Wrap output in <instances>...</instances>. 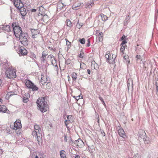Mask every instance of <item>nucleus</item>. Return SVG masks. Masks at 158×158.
Wrapping results in <instances>:
<instances>
[{
  "mask_svg": "<svg viewBox=\"0 0 158 158\" xmlns=\"http://www.w3.org/2000/svg\"><path fill=\"white\" fill-rule=\"evenodd\" d=\"M37 106L39 108L41 112L43 113L47 111L48 108L47 105V102L43 97H40L37 100Z\"/></svg>",
  "mask_w": 158,
  "mask_h": 158,
  "instance_id": "f257e3e1",
  "label": "nucleus"
},
{
  "mask_svg": "<svg viewBox=\"0 0 158 158\" xmlns=\"http://www.w3.org/2000/svg\"><path fill=\"white\" fill-rule=\"evenodd\" d=\"M2 101V99L0 98V102H1Z\"/></svg>",
  "mask_w": 158,
  "mask_h": 158,
  "instance_id": "69168bd1",
  "label": "nucleus"
},
{
  "mask_svg": "<svg viewBox=\"0 0 158 158\" xmlns=\"http://www.w3.org/2000/svg\"><path fill=\"white\" fill-rule=\"evenodd\" d=\"M3 27H2V28H3V29L7 32L11 31L10 28V26L9 25H5L3 26Z\"/></svg>",
  "mask_w": 158,
  "mask_h": 158,
  "instance_id": "b1692460",
  "label": "nucleus"
},
{
  "mask_svg": "<svg viewBox=\"0 0 158 158\" xmlns=\"http://www.w3.org/2000/svg\"><path fill=\"white\" fill-rule=\"evenodd\" d=\"M65 6H62V4L59 1L57 5V9H59L60 10H62L63 9V8Z\"/></svg>",
  "mask_w": 158,
  "mask_h": 158,
  "instance_id": "393cba45",
  "label": "nucleus"
},
{
  "mask_svg": "<svg viewBox=\"0 0 158 158\" xmlns=\"http://www.w3.org/2000/svg\"><path fill=\"white\" fill-rule=\"evenodd\" d=\"M75 158H80V157L79 155H77L75 156Z\"/></svg>",
  "mask_w": 158,
  "mask_h": 158,
  "instance_id": "864d4df0",
  "label": "nucleus"
},
{
  "mask_svg": "<svg viewBox=\"0 0 158 158\" xmlns=\"http://www.w3.org/2000/svg\"><path fill=\"white\" fill-rule=\"evenodd\" d=\"M80 96H77V98H80Z\"/></svg>",
  "mask_w": 158,
  "mask_h": 158,
  "instance_id": "774afa93",
  "label": "nucleus"
},
{
  "mask_svg": "<svg viewBox=\"0 0 158 158\" xmlns=\"http://www.w3.org/2000/svg\"><path fill=\"white\" fill-rule=\"evenodd\" d=\"M25 85L29 89H31L33 91H37L38 88L31 81L27 80L25 83Z\"/></svg>",
  "mask_w": 158,
  "mask_h": 158,
  "instance_id": "6e6552de",
  "label": "nucleus"
},
{
  "mask_svg": "<svg viewBox=\"0 0 158 158\" xmlns=\"http://www.w3.org/2000/svg\"><path fill=\"white\" fill-rule=\"evenodd\" d=\"M70 60L69 59L67 60L66 61H65L66 64H70Z\"/></svg>",
  "mask_w": 158,
  "mask_h": 158,
  "instance_id": "37998d69",
  "label": "nucleus"
},
{
  "mask_svg": "<svg viewBox=\"0 0 158 158\" xmlns=\"http://www.w3.org/2000/svg\"><path fill=\"white\" fill-rule=\"evenodd\" d=\"M156 89L158 91V80H157L156 82Z\"/></svg>",
  "mask_w": 158,
  "mask_h": 158,
  "instance_id": "49530a36",
  "label": "nucleus"
},
{
  "mask_svg": "<svg viewBox=\"0 0 158 158\" xmlns=\"http://www.w3.org/2000/svg\"><path fill=\"white\" fill-rule=\"evenodd\" d=\"M94 2L93 1H90L88 2L85 6L86 8H91L94 5Z\"/></svg>",
  "mask_w": 158,
  "mask_h": 158,
  "instance_id": "6ab92c4d",
  "label": "nucleus"
},
{
  "mask_svg": "<svg viewBox=\"0 0 158 158\" xmlns=\"http://www.w3.org/2000/svg\"><path fill=\"white\" fill-rule=\"evenodd\" d=\"M19 39L21 44L24 45H27L28 44V36L27 34L21 32L19 35Z\"/></svg>",
  "mask_w": 158,
  "mask_h": 158,
  "instance_id": "7ed1b4c3",
  "label": "nucleus"
},
{
  "mask_svg": "<svg viewBox=\"0 0 158 158\" xmlns=\"http://www.w3.org/2000/svg\"><path fill=\"white\" fill-rule=\"evenodd\" d=\"M141 56L140 55H137L135 57V59L136 61H138V60L140 59Z\"/></svg>",
  "mask_w": 158,
  "mask_h": 158,
  "instance_id": "c9c22d12",
  "label": "nucleus"
},
{
  "mask_svg": "<svg viewBox=\"0 0 158 158\" xmlns=\"http://www.w3.org/2000/svg\"><path fill=\"white\" fill-rule=\"evenodd\" d=\"M97 122H98V123H99V117L98 116V117H97Z\"/></svg>",
  "mask_w": 158,
  "mask_h": 158,
  "instance_id": "bf43d9fd",
  "label": "nucleus"
},
{
  "mask_svg": "<svg viewBox=\"0 0 158 158\" xmlns=\"http://www.w3.org/2000/svg\"><path fill=\"white\" fill-rule=\"evenodd\" d=\"M68 81H69L70 80V77L69 76H68Z\"/></svg>",
  "mask_w": 158,
  "mask_h": 158,
  "instance_id": "13d9d810",
  "label": "nucleus"
},
{
  "mask_svg": "<svg viewBox=\"0 0 158 158\" xmlns=\"http://www.w3.org/2000/svg\"><path fill=\"white\" fill-rule=\"evenodd\" d=\"M125 49V46L122 45L120 49V50L122 53H123Z\"/></svg>",
  "mask_w": 158,
  "mask_h": 158,
  "instance_id": "f704fd0d",
  "label": "nucleus"
},
{
  "mask_svg": "<svg viewBox=\"0 0 158 158\" xmlns=\"http://www.w3.org/2000/svg\"><path fill=\"white\" fill-rule=\"evenodd\" d=\"M79 56V57L82 58L84 56V54L83 53H80Z\"/></svg>",
  "mask_w": 158,
  "mask_h": 158,
  "instance_id": "a19ab883",
  "label": "nucleus"
},
{
  "mask_svg": "<svg viewBox=\"0 0 158 158\" xmlns=\"http://www.w3.org/2000/svg\"><path fill=\"white\" fill-rule=\"evenodd\" d=\"M71 77L73 79V82H75L77 77V73L75 72H73L71 74Z\"/></svg>",
  "mask_w": 158,
  "mask_h": 158,
  "instance_id": "5701e85b",
  "label": "nucleus"
},
{
  "mask_svg": "<svg viewBox=\"0 0 158 158\" xmlns=\"http://www.w3.org/2000/svg\"><path fill=\"white\" fill-rule=\"evenodd\" d=\"M127 86L128 90L131 89L133 87V81L132 79L129 78L127 81Z\"/></svg>",
  "mask_w": 158,
  "mask_h": 158,
  "instance_id": "2eb2a0df",
  "label": "nucleus"
},
{
  "mask_svg": "<svg viewBox=\"0 0 158 158\" xmlns=\"http://www.w3.org/2000/svg\"><path fill=\"white\" fill-rule=\"evenodd\" d=\"M12 27L13 28L14 34L17 37L19 35V33L20 34L21 32H22L21 27L18 26L16 22H14L12 23Z\"/></svg>",
  "mask_w": 158,
  "mask_h": 158,
  "instance_id": "423d86ee",
  "label": "nucleus"
},
{
  "mask_svg": "<svg viewBox=\"0 0 158 158\" xmlns=\"http://www.w3.org/2000/svg\"><path fill=\"white\" fill-rule=\"evenodd\" d=\"M103 102V104L104 105H105V103L104 101H103V102Z\"/></svg>",
  "mask_w": 158,
  "mask_h": 158,
  "instance_id": "e2e57ef3",
  "label": "nucleus"
},
{
  "mask_svg": "<svg viewBox=\"0 0 158 158\" xmlns=\"http://www.w3.org/2000/svg\"><path fill=\"white\" fill-rule=\"evenodd\" d=\"M15 122H17V123H20V120L19 119L17 120Z\"/></svg>",
  "mask_w": 158,
  "mask_h": 158,
  "instance_id": "8fccbe9b",
  "label": "nucleus"
},
{
  "mask_svg": "<svg viewBox=\"0 0 158 158\" xmlns=\"http://www.w3.org/2000/svg\"><path fill=\"white\" fill-rule=\"evenodd\" d=\"M19 52L20 53L23 55H26L27 53V50L24 48L23 49H20L19 50Z\"/></svg>",
  "mask_w": 158,
  "mask_h": 158,
  "instance_id": "cd10ccee",
  "label": "nucleus"
},
{
  "mask_svg": "<svg viewBox=\"0 0 158 158\" xmlns=\"http://www.w3.org/2000/svg\"><path fill=\"white\" fill-rule=\"evenodd\" d=\"M118 133L120 136L124 139L126 137V135L125 134L124 131L122 128H120L118 130Z\"/></svg>",
  "mask_w": 158,
  "mask_h": 158,
  "instance_id": "4468645a",
  "label": "nucleus"
},
{
  "mask_svg": "<svg viewBox=\"0 0 158 158\" xmlns=\"http://www.w3.org/2000/svg\"><path fill=\"white\" fill-rule=\"evenodd\" d=\"M60 1L62 4V6H64L69 5L71 3V0H61Z\"/></svg>",
  "mask_w": 158,
  "mask_h": 158,
  "instance_id": "dca6fc26",
  "label": "nucleus"
},
{
  "mask_svg": "<svg viewBox=\"0 0 158 158\" xmlns=\"http://www.w3.org/2000/svg\"><path fill=\"white\" fill-rule=\"evenodd\" d=\"M35 158H39L37 156H36L35 157Z\"/></svg>",
  "mask_w": 158,
  "mask_h": 158,
  "instance_id": "338daca9",
  "label": "nucleus"
},
{
  "mask_svg": "<svg viewBox=\"0 0 158 158\" xmlns=\"http://www.w3.org/2000/svg\"><path fill=\"white\" fill-rule=\"evenodd\" d=\"M47 81V78L43 77L41 78V82L42 84L44 85L45 83H46Z\"/></svg>",
  "mask_w": 158,
  "mask_h": 158,
  "instance_id": "c85d7f7f",
  "label": "nucleus"
},
{
  "mask_svg": "<svg viewBox=\"0 0 158 158\" xmlns=\"http://www.w3.org/2000/svg\"><path fill=\"white\" fill-rule=\"evenodd\" d=\"M67 26L69 27H71L72 23L71 21L69 19H67L66 21Z\"/></svg>",
  "mask_w": 158,
  "mask_h": 158,
  "instance_id": "2f4dec72",
  "label": "nucleus"
},
{
  "mask_svg": "<svg viewBox=\"0 0 158 158\" xmlns=\"http://www.w3.org/2000/svg\"><path fill=\"white\" fill-rule=\"evenodd\" d=\"M17 122L14 123V127L13 129L14 130H16L19 129L21 127V123H17Z\"/></svg>",
  "mask_w": 158,
  "mask_h": 158,
  "instance_id": "412c9836",
  "label": "nucleus"
},
{
  "mask_svg": "<svg viewBox=\"0 0 158 158\" xmlns=\"http://www.w3.org/2000/svg\"><path fill=\"white\" fill-rule=\"evenodd\" d=\"M2 83V81L1 79H0V85H1Z\"/></svg>",
  "mask_w": 158,
  "mask_h": 158,
  "instance_id": "052dcab7",
  "label": "nucleus"
},
{
  "mask_svg": "<svg viewBox=\"0 0 158 158\" xmlns=\"http://www.w3.org/2000/svg\"><path fill=\"white\" fill-rule=\"evenodd\" d=\"M38 17L40 20L43 21L44 23L46 22L48 20V16L47 15H44L41 14L40 12L39 13V14L38 15Z\"/></svg>",
  "mask_w": 158,
  "mask_h": 158,
  "instance_id": "9d476101",
  "label": "nucleus"
},
{
  "mask_svg": "<svg viewBox=\"0 0 158 158\" xmlns=\"http://www.w3.org/2000/svg\"><path fill=\"white\" fill-rule=\"evenodd\" d=\"M72 117L71 115H69L67 116V119L64 121V123L66 127L68 128V126L67 125L70 123H71L72 121Z\"/></svg>",
  "mask_w": 158,
  "mask_h": 158,
  "instance_id": "ddd939ff",
  "label": "nucleus"
},
{
  "mask_svg": "<svg viewBox=\"0 0 158 158\" xmlns=\"http://www.w3.org/2000/svg\"><path fill=\"white\" fill-rule=\"evenodd\" d=\"M105 58L106 59V61L107 62L110 64H114L115 63V59L116 57L115 55L110 54L109 51L107 52L105 56Z\"/></svg>",
  "mask_w": 158,
  "mask_h": 158,
  "instance_id": "39448f33",
  "label": "nucleus"
},
{
  "mask_svg": "<svg viewBox=\"0 0 158 158\" xmlns=\"http://www.w3.org/2000/svg\"><path fill=\"white\" fill-rule=\"evenodd\" d=\"M46 88L47 89H49L51 88V84L49 82H48L46 84Z\"/></svg>",
  "mask_w": 158,
  "mask_h": 158,
  "instance_id": "58836bf2",
  "label": "nucleus"
},
{
  "mask_svg": "<svg viewBox=\"0 0 158 158\" xmlns=\"http://www.w3.org/2000/svg\"><path fill=\"white\" fill-rule=\"evenodd\" d=\"M99 17H101L102 20V21H105L107 19L108 17H107V16L102 14H101L99 16Z\"/></svg>",
  "mask_w": 158,
  "mask_h": 158,
  "instance_id": "a878e982",
  "label": "nucleus"
},
{
  "mask_svg": "<svg viewBox=\"0 0 158 158\" xmlns=\"http://www.w3.org/2000/svg\"><path fill=\"white\" fill-rule=\"evenodd\" d=\"M45 57H42L41 58V60L44 61L45 60Z\"/></svg>",
  "mask_w": 158,
  "mask_h": 158,
  "instance_id": "6e6d98bb",
  "label": "nucleus"
},
{
  "mask_svg": "<svg viewBox=\"0 0 158 158\" xmlns=\"http://www.w3.org/2000/svg\"><path fill=\"white\" fill-rule=\"evenodd\" d=\"M127 42L125 40H123L122 43L121 44V45H123L124 44L126 43Z\"/></svg>",
  "mask_w": 158,
  "mask_h": 158,
  "instance_id": "c03bdc74",
  "label": "nucleus"
},
{
  "mask_svg": "<svg viewBox=\"0 0 158 158\" xmlns=\"http://www.w3.org/2000/svg\"><path fill=\"white\" fill-rule=\"evenodd\" d=\"M82 26V23H81V24H79V22L78 21L77 25V27L78 28H80Z\"/></svg>",
  "mask_w": 158,
  "mask_h": 158,
  "instance_id": "4c0bfd02",
  "label": "nucleus"
},
{
  "mask_svg": "<svg viewBox=\"0 0 158 158\" xmlns=\"http://www.w3.org/2000/svg\"><path fill=\"white\" fill-rule=\"evenodd\" d=\"M82 4H83L79 2L75 3L72 6V8L75 10L78 9L80 6Z\"/></svg>",
  "mask_w": 158,
  "mask_h": 158,
  "instance_id": "a211bd4d",
  "label": "nucleus"
},
{
  "mask_svg": "<svg viewBox=\"0 0 158 158\" xmlns=\"http://www.w3.org/2000/svg\"><path fill=\"white\" fill-rule=\"evenodd\" d=\"M5 74L6 77L9 78H14L16 77V71L15 70L8 68L6 71Z\"/></svg>",
  "mask_w": 158,
  "mask_h": 158,
  "instance_id": "0eeeda50",
  "label": "nucleus"
},
{
  "mask_svg": "<svg viewBox=\"0 0 158 158\" xmlns=\"http://www.w3.org/2000/svg\"><path fill=\"white\" fill-rule=\"evenodd\" d=\"M103 102V104L104 105H105V103L104 101H103V102Z\"/></svg>",
  "mask_w": 158,
  "mask_h": 158,
  "instance_id": "0e129e2a",
  "label": "nucleus"
},
{
  "mask_svg": "<svg viewBox=\"0 0 158 158\" xmlns=\"http://www.w3.org/2000/svg\"><path fill=\"white\" fill-rule=\"evenodd\" d=\"M103 34L102 32H100L99 34L98 40L100 42H101L103 40Z\"/></svg>",
  "mask_w": 158,
  "mask_h": 158,
  "instance_id": "c756f323",
  "label": "nucleus"
},
{
  "mask_svg": "<svg viewBox=\"0 0 158 158\" xmlns=\"http://www.w3.org/2000/svg\"><path fill=\"white\" fill-rule=\"evenodd\" d=\"M18 9L19 10L21 14L23 16H24L26 15L27 11L26 9L24 7V6Z\"/></svg>",
  "mask_w": 158,
  "mask_h": 158,
  "instance_id": "f3484780",
  "label": "nucleus"
},
{
  "mask_svg": "<svg viewBox=\"0 0 158 158\" xmlns=\"http://www.w3.org/2000/svg\"><path fill=\"white\" fill-rule=\"evenodd\" d=\"M29 97V94L27 93L25 94V96H23V101L24 103H26L28 101V98Z\"/></svg>",
  "mask_w": 158,
  "mask_h": 158,
  "instance_id": "aec40b11",
  "label": "nucleus"
},
{
  "mask_svg": "<svg viewBox=\"0 0 158 158\" xmlns=\"http://www.w3.org/2000/svg\"><path fill=\"white\" fill-rule=\"evenodd\" d=\"M99 99L101 100V101L102 102H103L104 100L101 97H99Z\"/></svg>",
  "mask_w": 158,
  "mask_h": 158,
  "instance_id": "5fc2aeb1",
  "label": "nucleus"
},
{
  "mask_svg": "<svg viewBox=\"0 0 158 158\" xmlns=\"http://www.w3.org/2000/svg\"><path fill=\"white\" fill-rule=\"evenodd\" d=\"M87 41L88 42V43L86 44V46L87 47H89L90 45V41L89 39H88L87 40Z\"/></svg>",
  "mask_w": 158,
  "mask_h": 158,
  "instance_id": "ea45409f",
  "label": "nucleus"
},
{
  "mask_svg": "<svg viewBox=\"0 0 158 158\" xmlns=\"http://www.w3.org/2000/svg\"><path fill=\"white\" fill-rule=\"evenodd\" d=\"M6 110V107L5 106H0V112L5 113Z\"/></svg>",
  "mask_w": 158,
  "mask_h": 158,
  "instance_id": "bb28decb",
  "label": "nucleus"
},
{
  "mask_svg": "<svg viewBox=\"0 0 158 158\" xmlns=\"http://www.w3.org/2000/svg\"><path fill=\"white\" fill-rule=\"evenodd\" d=\"M138 154H135L134 156L132 158H138Z\"/></svg>",
  "mask_w": 158,
  "mask_h": 158,
  "instance_id": "a18cd8bd",
  "label": "nucleus"
},
{
  "mask_svg": "<svg viewBox=\"0 0 158 158\" xmlns=\"http://www.w3.org/2000/svg\"><path fill=\"white\" fill-rule=\"evenodd\" d=\"M87 73L88 74H90L91 71L90 69H88L87 70Z\"/></svg>",
  "mask_w": 158,
  "mask_h": 158,
  "instance_id": "3c124183",
  "label": "nucleus"
},
{
  "mask_svg": "<svg viewBox=\"0 0 158 158\" xmlns=\"http://www.w3.org/2000/svg\"><path fill=\"white\" fill-rule=\"evenodd\" d=\"M31 31L32 38H36L39 37H40V35L39 34L40 32L38 30L31 29Z\"/></svg>",
  "mask_w": 158,
  "mask_h": 158,
  "instance_id": "1a4fd4ad",
  "label": "nucleus"
},
{
  "mask_svg": "<svg viewBox=\"0 0 158 158\" xmlns=\"http://www.w3.org/2000/svg\"><path fill=\"white\" fill-rule=\"evenodd\" d=\"M102 135L103 136H104L105 135V133L104 132H103V133H102Z\"/></svg>",
  "mask_w": 158,
  "mask_h": 158,
  "instance_id": "680f3d73",
  "label": "nucleus"
},
{
  "mask_svg": "<svg viewBox=\"0 0 158 158\" xmlns=\"http://www.w3.org/2000/svg\"><path fill=\"white\" fill-rule=\"evenodd\" d=\"M44 10V7L43 6H41L39 7V10L40 12H41L42 13V11H43Z\"/></svg>",
  "mask_w": 158,
  "mask_h": 158,
  "instance_id": "e433bc0d",
  "label": "nucleus"
},
{
  "mask_svg": "<svg viewBox=\"0 0 158 158\" xmlns=\"http://www.w3.org/2000/svg\"><path fill=\"white\" fill-rule=\"evenodd\" d=\"M74 143L80 148L82 147L84 145V142L80 139H79L75 141Z\"/></svg>",
  "mask_w": 158,
  "mask_h": 158,
  "instance_id": "f8f14e48",
  "label": "nucleus"
},
{
  "mask_svg": "<svg viewBox=\"0 0 158 158\" xmlns=\"http://www.w3.org/2000/svg\"><path fill=\"white\" fill-rule=\"evenodd\" d=\"M139 140L143 139L145 144H148L150 141L148 138H147L145 131L143 129H140L139 132Z\"/></svg>",
  "mask_w": 158,
  "mask_h": 158,
  "instance_id": "20e7f679",
  "label": "nucleus"
},
{
  "mask_svg": "<svg viewBox=\"0 0 158 158\" xmlns=\"http://www.w3.org/2000/svg\"><path fill=\"white\" fill-rule=\"evenodd\" d=\"M47 55V54L46 53H45V52H43L42 54V57H45Z\"/></svg>",
  "mask_w": 158,
  "mask_h": 158,
  "instance_id": "79ce46f5",
  "label": "nucleus"
},
{
  "mask_svg": "<svg viewBox=\"0 0 158 158\" xmlns=\"http://www.w3.org/2000/svg\"><path fill=\"white\" fill-rule=\"evenodd\" d=\"M34 128L35 131L32 132V135L35 138H36L37 141L39 142L42 139V135L40 133L41 130L40 131L39 130L40 129V127L38 125H35L34 126Z\"/></svg>",
  "mask_w": 158,
  "mask_h": 158,
  "instance_id": "f03ea898",
  "label": "nucleus"
},
{
  "mask_svg": "<svg viewBox=\"0 0 158 158\" xmlns=\"http://www.w3.org/2000/svg\"><path fill=\"white\" fill-rule=\"evenodd\" d=\"M123 58L124 59H127L128 58V56H123Z\"/></svg>",
  "mask_w": 158,
  "mask_h": 158,
  "instance_id": "4d7b16f0",
  "label": "nucleus"
},
{
  "mask_svg": "<svg viewBox=\"0 0 158 158\" xmlns=\"http://www.w3.org/2000/svg\"><path fill=\"white\" fill-rule=\"evenodd\" d=\"M80 42L82 44H84L85 43V38H82V39H80Z\"/></svg>",
  "mask_w": 158,
  "mask_h": 158,
  "instance_id": "72a5a7b5",
  "label": "nucleus"
},
{
  "mask_svg": "<svg viewBox=\"0 0 158 158\" xmlns=\"http://www.w3.org/2000/svg\"><path fill=\"white\" fill-rule=\"evenodd\" d=\"M80 68L82 69H85L86 68V65L84 63H82L80 64Z\"/></svg>",
  "mask_w": 158,
  "mask_h": 158,
  "instance_id": "473e14b6",
  "label": "nucleus"
},
{
  "mask_svg": "<svg viewBox=\"0 0 158 158\" xmlns=\"http://www.w3.org/2000/svg\"><path fill=\"white\" fill-rule=\"evenodd\" d=\"M126 37V36H125L124 35H123L122 36V37H121L122 40H123Z\"/></svg>",
  "mask_w": 158,
  "mask_h": 158,
  "instance_id": "09e8293b",
  "label": "nucleus"
},
{
  "mask_svg": "<svg viewBox=\"0 0 158 158\" xmlns=\"http://www.w3.org/2000/svg\"><path fill=\"white\" fill-rule=\"evenodd\" d=\"M129 19L130 17L129 15L126 16L124 23V25L125 26L127 25L128 23V21L129 20Z\"/></svg>",
  "mask_w": 158,
  "mask_h": 158,
  "instance_id": "7c9ffc66",
  "label": "nucleus"
},
{
  "mask_svg": "<svg viewBox=\"0 0 158 158\" xmlns=\"http://www.w3.org/2000/svg\"><path fill=\"white\" fill-rule=\"evenodd\" d=\"M36 9H32L31 10V12H36Z\"/></svg>",
  "mask_w": 158,
  "mask_h": 158,
  "instance_id": "603ef678",
  "label": "nucleus"
},
{
  "mask_svg": "<svg viewBox=\"0 0 158 158\" xmlns=\"http://www.w3.org/2000/svg\"><path fill=\"white\" fill-rule=\"evenodd\" d=\"M64 140L65 142H66L67 140V136L66 135H64Z\"/></svg>",
  "mask_w": 158,
  "mask_h": 158,
  "instance_id": "de8ad7c7",
  "label": "nucleus"
},
{
  "mask_svg": "<svg viewBox=\"0 0 158 158\" xmlns=\"http://www.w3.org/2000/svg\"><path fill=\"white\" fill-rule=\"evenodd\" d=\"M15 6L18 9L23 6V4L21 0H14Z\"/></svg>",
  "mask_w": 158,
  "mask_h": 158,
  "instance_id": "9b49d317",
  "label": "nucleus"
},
{
  "mask_svg": "<svg viewBox=\"0 0 158 158\" xmlns=\"http://www.w3.org/2000/svg\"><path fill=\"white\" fill-rule=\"evenodd\" d=\"M60 156L61 158H67L66 156V152L63 150H61L60 152Z\"/></svg>",
  "mask_w": 158,
  "mask_h": 158,
  "instance_id": "4be33fe9",
  "label": "nucleus"
}]
</instances>
